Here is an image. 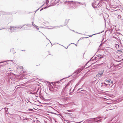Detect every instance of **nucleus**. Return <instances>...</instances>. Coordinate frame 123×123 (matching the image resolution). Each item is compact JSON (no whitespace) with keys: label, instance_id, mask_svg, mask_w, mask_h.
I'll return each mask as SVG.
<instances>
[{"label":"nucleus","instance_id":"obj_1","mask_svg":"<svg viewBox=\"0 0 123 123\" xmlns=\"http://www.w3.org/2000/svg\"><path fill=\"white\" fill-rule=\"evenodd\" d=\"M101 84L100 86L102 87L103 88H105V87L107 86H109L107 85V84L106 83H101Z\"/></svg>","mask_w":123,"mask_h":123},{"label":"nucleus","instance_id":"obj_2","mask_svg":"<svg viewBox=\"0 0 123 123\" xmlns=\"http://www.w3.org/2000/svg\"><path fill=\"white\" fill-rule=\"evenodd\" d=\"M105 83H107V85L109 86L110 84L112 83V81H111L110 79L109 80H105Z\"/></svg>","mask_w":123,"mask_h":123},{"label":"nucleus","instance_id":"obj_3","mask_svg":"<svg viewBox=\"0 0 123 123\" xmlns=\"http://www.w3.org/2000/svg\"><path fill=\"white\" fill-rule=\"evenodd\" d=\"M84 67H83L81 68H79L77 70L76 72L77 74L79 73L84 68Z\"/></svg>","mask_w":123,"mask_h":123},{"label":"nucleus","instance_id":"obj_4","mask_svg":"<svg viewBox=\"0 0 123 123\" xmlns=\"http://www.w3.org/2000/svg\"><path fill=\"white\" fill-rule=\"evenodd\" d=\"M99 4V2L98 1H97L95 2L94 3V4L95 6H97Z\"/></svg>","mask_w":123,"mask_h":123},{"label":"nucleus","instance_id":"obj_5","mask_svg":"<svg viewBox=\"0 0 123 123\" xmlns=\"http://www.w3.org/2000/svg\"><path fill=\"white\" fill-rule=\"evenodd\" d=\"M75 4L76 2H74L73 1H70V5H72L73 4H74V5H75Z\"/></svg>","mask_w":123,"mask_h":123},{"label":"nucleus","instance_id":"obj_6","mask_svg":"<svg viewBox=\"0 0 123 123\" xmlns=\"http://www.w3.org/2000/svg\"><path fill=\"white\" fill-rule=\"evenodd\" d=\"M104 70H102L101 71H100L99 72V74H100V75H102L103 73Z\"/></svg>","mask_w":123,"mask_h":123},{"label":"nucleus","instance_id":"obj_7","mask_svg":"<svg viewBox=\"0 0 123 123\" xmlns=\"http://www.w3.org/2000/svg\"><path fill=\"white\" fill-rule=\"evenodd\" d=\"M11 52H12V53L14 54L15 53V52L14 50V49H12L11 50Z\"/></svg>","mask_w":123,"mask_h":123},{"label":"nucleus","instance_id":"obj_8","mask_svg":"<svg viewBox=\"0 0 123 123\" xmlns=\"http://www.w3.org/2000/svg\"><path fill=\"white\" fill-rule=\"evenodd\" d=\"M96 76L98 77H100V76L101 75H100V74H99V73H98V74L96 75Z\"/></svg>","mask_w":123,"mask_h":123},{"label":"nucleus","instance_id":"obj_9","mask_svg":"<svg viewBox=\"0 0 123 123\" xmlns=\"http://www.w3.org/2000/svg\"><path fill=\"white\" fill-rule=\"evenodd\" d=\"M29 110L30 111H33V110L32 109H29Z\"/></svg>","mask_w":123,"mask_h":123},{"label":"nucleus","instance_id":"obj_10","mask_svg":"<svg viewBox=\"0 0 123 123\" xmlns=\"http://www.w3.org/2000/svg\"><path fill=\"white\" fill-rule=\"evenodd\" d=\"M101 1H106V0H101Z\"/></svg>","mask_w":123,"mask_h":123},{"label":"nucleus","instance_id":"obj_11","mask_svg":"<svg viewBox=\"0 0 123 123\" xmlns=\"http://www.w3.org/2000/svg\"><path fill=\"white\" fill-rule=\"evenodd\" d=\"M84 57V55H83V54L82 57H83V58Z\"/></svg>","mask_w":123,"mask_h":123},{"label":"nucleus","instance_id":"obj_12","mask_svg":"<svg viewBox=\"0 0 123 123\" xmlns=\"http://www.w3.org/2000/svg\"><path fill=\"white\" fill-rule=\"evenodd\" d=\"M22 51H25V50H22Z\"/></svg>","mask_w":123,"mask_h":123},{"label":"nucleus","instance_id":"obj_13","mask_svg":"<svg viewBox=\"0 0 123 123\" xmlns=\"http://www.w3.org/2000/svg\"><path fill=\"white\" fill-rule=\"evenodd\" d=\"M39 65H40V64H39V65H37V66H38Z\"/></svg>","mask_w":123,"mask_h":123},{"label":"nucleus","instance_id":"obj_14","mask_svg":"<svg viewBox=\"0 0 123 123\" xmlns=\"http://www.w3.org/2000/svg\"><path fill=\"white\" fill-rule=\"evenodd\" d=\"M12 28H11V30H12Z\"/></svg>","mask_w":123,"mask_h":123},{"label":"nucleus","instance_id":"obj_15","mask_svg":"<svg viewBox=\"0 0 123 123\" xmlns=\"http://www.w3.org/2000/svg\"><path fill=\"white\" fill-rule=\"evenodd\" d=\"M37 29L38 30V28H37Z\"/></svg>","mask_w":123,"mask_h":123},{"label":"nucleus","instance_id":"obj_16","mask_svg":"<svg viewBox=\"0 0 123 123\" xmlns=\"http://www.w3.org/2000/svg\"><path fill=\"white\" fill-rule=\"evenodd\" d=\"M121 52H122V51H120V52H121Z\"/></svg>","mask_w":123,"mask_h":123},{"label":"nucleus","instance_id":"obj_17","mask_svg":"<svg viewBox=\"0 0 123 123\" xmlns=\"http://www.w3.org/2000/svg\"><path fill=\"white\" fill-rule=\"evenodd\" d=\"M121 52H122V51H120V52H121Z\"/></svg>","mask_w":123,"mask_h":123}]
</instances>
